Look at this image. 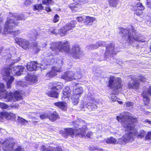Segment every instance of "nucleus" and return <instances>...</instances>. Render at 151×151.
Listing matches in <instances>:
<instances>
[{
	"label": "nucleus",
	"mask_w": 151,
	"mask_h": 151,
	"mask_svg": "<svg viewBox=\"0 0 151 151\" xmlns=\"http://www.w3.org/2000/svg\"><path fill=\"white\" fill-rule=\"evenodd\" d=\"M120 34H122V39L127 42L133 43L137 42H144V38L141 35H137L136 31L132 28V29H122Z\"/></svg>",
	"instance_id": "nucleus-3"
},
{
	"label": "nucleus",
	"mask_w": 151,
	"mask_h": 151,
	"mask_svg": "<svg viewBox=\"0 0 151 151\" xmlns=\"http://www.w3.org/2000/svg\"><path fill=\"white\" fill-rule=\"evenodd\" d=\"M32 3L31 0H25L24 3V4L26 6H28L31 4Z\"/></svg>",
	"instance_id": "nucleus-45"
},
{
	"label": "nucleus",
	"mask_w": 151,
	"mask_h": 151,
	"mask_svg": "<svg viewBox=\"0 0 151 151\" xmlns=\"http://www.w3.org/2000/svg\"><path fill=\"white\" fill-rule=\"evenodd\" d=\"M66 89L67 90H68V91H67V97H68V96H69V95H68V94H69L70 93L71 89H70L69 87H68L67 86Z\"/></svg>",
	"instance_id": "nucleus-53"
},
{
	"label": "nucleus",
	"mask_w": 151,
	"mask_h": 151,
	"mask_svg": "<svg viewBox=\"0 0 151 151\" xmlns=\"http://www.w3.org/2000/svg\"><path fill=\"white\" fill-rule=\"evenodd\" d=\"M45 10L48 12L52 11V10L49 7H46L45 8Z\"/></svg>",
	"instance_id": "nucleus-56"
},
{
	"label": "nucleus",
	"mask_w": 151,
	"mask_h": 151,
	"mask_svg": "<svg viewBox=\"0 0 151 151\" xmlns=\"http://www.w3.org/2000/svg\"><path fill=\"white\" fill-rule=\"evenodd\" d=\"M84 23L86 24H88L92 23L95 20V18L93 17H91L88 16H84Z\"/></svg>",
	"instance_id": "nucleus-23"
},
{
	"label": "nucleus",
	"mask_w": 151,
	"mask_h": 151,
	"mask_svg": "<svg viewBox=\"0 0 151 151\" xmlns=\"http://www.w3.org/2000/svg\"><path fill=\"white\" fill-rule=\"evenodd\" d=\"M25 79L26 81H29L30 83H31V84L35 82L37 80L36 76L29 73H28L25 77Z\"/></svg>",
	"instance_id": "nucleus-19"
},
{
	"label": "nucleus",
	"mask_w": 151,
	"mask_h": 151,
	"mask_svg": "<svg viewBox=\"0 0 151 151\" xmlns=\"http://www.w3.org/2000/svg\"><path fill=\"white\" fill-rule=\"evenodd\" d=\"M21 147L20 146H19L15 149V151H21Z\"/></svg>",
	"instance_id": "nucleus-57"
},
{
	"label": "nucleus",
	"mask_w": 151,
	"mask_h": 151,
	"mask_svg": "<svg viewBox=\"0 0 151 151\" xmlns=\"http://www.w3.org/2000/svg\"><path fill=\"white\" fill-rule=\"evenodd\" d=\"M67 54L76 59H80L83 55L82 51L80 50L79 45H76L70 48L69 42L67 41Z\"/></svg>",
	"instance_id": "nucleus-4"
},
{
	"label": "nucleus",
	"mask_w": 151,
	"mask_h": 151,
	"mask_svg": "<svg viewBox=\"0 0 151 151\" xmlns=\"http://www.w3.org/2000/svg\"><path fill=\"white\" fill-rule=\"evenodd\" d=\"M144 122L148 123L149 124L151 125V121L149 120L146 119L144 121Z\"/></svg>",
	"instance_id": "nucleus-58"
},
{
	"label": "nucleus",
	"mask_w": 151,
	"mask_h": 151,
	"mask_svg": "<svg viewBox=\"0 0 151 151\" xmlns=\"http://www.w3.org/2000/svg\"><path fill=\"white\" fill-rule=\"evenodd\" d=\"M58 71L56 69L55 67H53L51 70L46 74V76L49 77H52L57 75V73Z\"/></svg>",
	"instance_id": "nucleus-20"
},
{
	"label": "nucleus",
	"mask_w": 151,
	"mask_h": 151,
	"mask_svg": "<svg viewBox=\"0 0 151 151\" xmlns=\"http://www.w3.org/2000/svg\"><path fill=\"white\" fill-rule=\"evenodd\" d=\"M84 16H83V17H77L76 18V19L78 22H81L83 21L84 22Z\"/></svg>",
	"instance_id": "nucleus-47"
},
{
	"label": "nucleus",
	"mask_w": 151,
	"mask_h": 151,
	"mask_svg": "<svg viewBox=\"0 0 151 151\" xmlns=\"http://www.w3.org/2000/svg\"><path fill=\"white\" fill-rule=\"evenodd\" d=\"M37 44V43H35L33 44V47H34V49L35 50V52L36 53H37L40 50V49L38 47Z\"/></svg>",
	"instance_id": "nucleus-41"
},
{
	"label": "nucleus",
	"mask_w": 151,
	"mask_h": 151,
	"mask_svg": "<svg viewBox=\"0 0 151 151\" xmlns=\"http://www.w3.org/2000/svg\"><path fill=\"white\" fill-rule=\"evenodd\" d=\"M9 107L8 105L4 103L0 102V108L2 109H7Z\"/></svg>",
	"instance_id": "nucleus-38"
},
{
	"label": "nucleus",
	"mask_w": 151,
	"mask_h": 151,
	"mask_svg": "<svg viewBox=\"0 0 151 151\" xmlns=\"http://www.w3.org/2000/svg\"><path fill=\"white\" fill-rule=\"evenodd\" d=\"M126 105L127 107L132 108L133 106V103L130 102H126Z\"/></svg>",
	"instance_id": "nucleus-50"
},
{
	"label": "nucleus",
	"mask_w": 151,
	"mask_h": 151,
	"mask_svg": "<svg viewBox=\"0 0 151 151\" xmlns=\"http://www.w3.org/2000/svg\"><path fill=\"white\" fill-rule=\"evenodd\" d=\"M116 140L113 137L108 138L106 140V142L107 143L115 144L116 142Z\"/></svg>",
	"instance_id": "nucleus-32"
},
{
	"label": "nucleus",
	"mask_w": 151,
	"mask_h": 151,
	"mask_svg": "<svg viewBox=\"0 0 151 151\" xmlns=\"http://www.w3.org/2000/svg\"><path fill=\"white\" fill-rule=\"evenodd\" d=\"M52 0H42V4L48 5L50 4Z\"/></svg>",
	"instance_id": "nucleus-36"
},
{
	"label": "nucleus",
	"mask_w": 151,
	"mask_h": 151,
	"mask_svg": "<svg viewBox=\"0 0 151 151\" xmlns=\"http://www.w3.org/2000/svg\"><path fill=\"white\" fill-rule=\"evenodd\" d=\"M47 151H62V149L60 148L56 147V148H52L49 149Z\"/></svg>",
	"instance_id": "nucleus-37"
},
{
	"label": "nucleus",
	"mask_w": 151,
	"mask_h": 151,
	"mask_svg": "<svg viewBox=\"0 0 151 151\" xmlns=\"http://www.w3.org/2000/svg\"><path fill=\"white\" fill-rule=\"evenodd\" d=\"M13 96L12 92H6L4 96L3 97L4 99L6 100L7 101L9 102L13 100Z\"/></svg>",
	"instance_id": "nucleus-24"
},
{
	"label": "nucleus",
	"mask_w": 151,
	"mask_h": 151,
	"mask_svg": "<svg viewBox=\"0 0 151 151\" xmlns=\"http://www.w3.org/2000/svg\"><path fill=\"white\" fill-rule=\"evenodd\" d=\"M33 9L34 11H40L44 10V7L41 4H38L34 5Z\"/></svg>",
	"instance_id": "nucleus-26"
},
{
	"label": "nucleus",
	"mask_w": 151,
	"mask_h": 151,
	"mask_svg": "<svg viewBox=\"0 0 151 151\" xmlns=\"http://www.w3.org/2000/svg\"><path fill=\"white\" fill-rule=\"evenodd\" d=\"M74 74L72 71H67V81H70L75 79L76 78L74 77Z\"/></svg>",
	"instance_id": "nucleus-21"
},
{
	"label": "nucleus",
	"mask_w": 151,
	"mask_h": 151,
	"mask_svg": "<svg viewBox=\"0 0 151 151\" xmlns=\"http://www.w3.org/2000/svg\"><path fill=\"white\" fill-rule=\"evenodd\" d=\"M10 148V143H6L5 146H3V149L4 151H9V150Z\"/></svg>",
	"instance_id": "nucleus-43"
},
{
	"label": "nucleus",
	"mask_w": 151,
	"mask_h": 151,
	"mask_svg": "<svg viewBox=\"0 0 151 151\" xmlns=\"http://www.w3.org/2000/svg\"><path fill=\"white\" fill-rule=\"evenodd\" d=\"M6 111H1L0 112V118L3 119L4 118H5L6 119Z\"/></svg>",
	"instance_id": "nucleus-44"
},
{
	"label": "nucleus",
	"mask_w": 151,
	"mask_h": 151,
	"mask_svg": "<svg viewBox=\"0 0 151 151\" xmlns=\"http://www.w3.org/2000/svg\"><path fill=\"white\" fill-rule=\"evenodd\" d=\"M59 16L57 14L55 15L52 21L54 23H56L58 22L59 20Z\"/></svg>",
	"instance_id": "nucleus-42"
},
{
	"label": "nucleus",
	"mask_w": 151,
	"mask_h": 151,
	"mask_svg": "<svg viewBox=\"0 0 151 151\" xmlns=\"http://www.w3.org/2000/svg\"><path fill=\"white\" fill-rule=\"evenodd\" d=\"M116 51L114 48V45L111 43L108 44L106 47V50L105 52V56L110 57L113 55L116 54Z\"/></svg>",
	"instance_id": "nucleus-11"
},
{
	"label": "nucleus",
	"mask_w": 151,
	"mask_h": 151,
	"mask_svg": "<svg viewBox=\"0 0 151 151\" xmlns=\"http://www.w3.org/2000/svg\"><path fill=\"white\" fill-rule=\"evenodd\" d=\"M83 91V89L82 87L77 88L74 90L73 95H75L76 96H78L80 97V95L82 93Z\"/></svg>",
	"instance_id": "nucleus-27"
},
{
	"label": "nucleus",
	"mask_w": 151,
	"mask_h": 151,
	"mask_svg": "<svg viewBox=\"0 0 151 151\" xmlns=\"http://www.w3.org/2000/svg\"><path fill=\"white\" fill-rule=\"evenodd\" d=\"M147 6L150 8H151V2H148L147 4Z\"/></svg>",
	"instance_id": "nucleus-60"
},
{
	"label": "nucleus",
	"mask_w": 151,
	"mask_h": 151,
	"mask_svg": "<svg viewBox=\"0 0 151 151\" xmlns=\"http://www.w3.org/2000/svg\"><path fill=\"white\" fill-rule=\"evenodd\" d=\"M37 63L35 62H31L28 63L27 68L28 71H33L36 70L37 68Z\"/></svg>",
	"instance_id": "nucleus-18"
},
{
	"label": "nucleus",
	"mask_w": 151,
	"mask_h": 151,
	"mask_svg": "<svg viewBox=\"0 0 151 151\" xmlns=\"http://www.w3.org/2000/svg\"><path fill=\"white\" fill-rule=\"evenodd\" d=\"M17 121L19 123H20L22 125H24L25 123L27 122V121L24 119L19 116L18 117Z\"/></svg>",
	"instance_id": "nucleus-34"
},
{
	"label": "nucleus",
	"mask_w": 151,
	"mask_h": 151,
	"mask_svg": "<svg viewBox=\"0 0 151 151\" xmlns=\"http://www.w3.org/2000/svg\"><path fill=\"white\" fill-rule=\"evenodd\" d=\"M126 133L121 138L118 139L117 142L118 143L122 144L123 142L127 143L129 141H133L132 137H131L129 132H127L126 130L127 128H125Z\"/></svg>",
	"instance_id": "nucleus-13"
},
{
	"label": "nucleus",
	"mask_w": 151,
	"mask_h": 151,
	"mask_svg": "<svg viewBox=\"0 0 151 151\" xmlns=\"http://www.w3.org/2000/svg\"><path fill=\"white\" fill-rule=\"evenodd\" d=\"M2 30V27H1V24H0V33H1Z\"/></svg>",
	"instance_id": "nucleus-63"
},
{
	"label": "nucleus",
	"mask_w": 151,
	"mask_h": 151,
	"mask_svg": "<svg viewBox=\"0 0 151 151\" xmlns=\"http://www.w3.org/2000/svg\"><path fill=\"white\" fill-rule=\"evenodd\" d=\"M69 6L72 10L73 12H75L77 10V7L75 6V5L73 3H72L71 4L69 5Z\"/></svg>",
	"instance_id": "nucleus-40"
},
{
	"label": "nucleus",
	"mask_w": 151,
	"mask_h": 151,
	"mask_svg": "<svg viewBox=\"0 0 151 151\" xmlns=\"http://www.w3.org/2000/svg\"><path fill=\"white\" fill-rule=\"evenodd\" d=\"M135 6L136 8H134L133 9L132 8V9L134 11H136L134 14L140 17L143 13L142 10L144 9V7L142 5V4L140 2H138L137 3Z\"/></svg>",
	"instance_id": "nucleus-14"
},
{
	"label": "nucleus",
	"mask_w": 151,
	"mask_h": 151,
	"mask_svg": "<svg viewBox=\"0 0 151 151\" xmlns=\"http://www.w3.org/2000/svg\"><path fill=\"white\" fill-rule=\"evenodd\" d=\"M40 117L41 119H48L49 114L46 112H44L40 115Z\"/></svg>",
	"instance_id": "nucleus-33"
},
{
	"label": "nucleus",
	"mask_w": 151,
	"mask_h": 151,
	"mask_svg": "<svg viewBox=\"0 0 151 151\" xmlns=\"http://www.w3.org/2000/svg\"><path fill=\"white\" fill-rule=\"evenodd\" d=\"M61 78L65 79H66V75L65 73L64 74L62 75L61 76Z\"/></svg>",
	"instance_id": "nucleus-59"
},
{
	"label": "nucleus",
	"mask_w": 151,
	"mask_h": 151,
	"mask_svg": "<svg viewBox=\"0 0 151 151\" xmlns=\"http://www.w3.org/2000/svg\"><path fill=\"white\" fill-rule=\"evenodd\" d=\"M86 128V126H84L82 129H73L70 128H67V136L70 135L72 137L73 135H75L76 136H79L80 137H83L85 136V131Z\"/></svg>",
	"instance_id": "nucleus-9"
},
{
	"label": "nucleus",
	"mask_w": 151,
	"mask_h": 151,
	"mask_svg": "<svg viewBox=\"0 0 151 151\" xmlns=\"http://www.w3.org/2000/svg\"><path fill=\"white\" fill-rule=\"evenodd\" d=\"M111 100L112 101H116V97L114 95L111 96Z\"/></svg>",
	"instance_id": "nucleus-55"
},
{
	"label": "nucleus",
	"mask_w": 151,
	"mask_h": 151,
	"mask_svg": "<svg viewBox=\"0 0 151 151\" xmlns=\"http://www.w3.org/2000/svg\"><path fill=\"white\" fill-rule=\"evenodd\" d=\"M121 82V81L120 78L111 76L109 81L108 85L111 88L118 89L122 87Z\"/></svg>",
	"instance_id": "nucleus-8"
},
{
	"label": "nucleus",
	"mask_w": 151,
	"mask_h": 151,
	"mask_svg": "<svg viewBox=\"0 0 151 151\" xmlns=\"http://www.w3.org/2000/svg\"><path fill=\"white\" fill-rule=\"evenodd\" d=\"M3 18L2 17L0 16V24H2V23L3 22Z\"/></svg>",
	"instance_id": "nucleus-62"
},
{
	"label": "nucleus",
	"mask_w": 151,
	"mask_h": 151,
	"mask_svg": "<svg viewBox=\"0 0 151 151\" xmlns=\"http://www.w3.org/2000/svg\"><path fill=\"white\" fill-rule=\"evenodd\" d=\"M86 105V107L90 111L94 110L97 108V106L96 104L91 102L88 103Z\"/></svg>",
	"instance_id": "nucleus-29"
},
{
	"label": "nucleus",
	"mask_w": 151,
	"mask_h": 151,
	"mask_svg": "<svg viewBox=\"0 0 151 151\" xmlns=\"http://www.w3.org/2000/svg\"><path fill=\"white\" fill-rule=\"evenodd\" d=\"M149 17H150V22H151V14L150 16H149Z\"/></svg>",
	"instance_id": "nucleus-64"
},
{
	"label": "nucleus",
	"mask_w": 151,
	"mask_h": 151,
	"mask_svg": "<svg viewBox=\"0 0 151 151\" xmlns=\"http://www.w3.org/2000/svg\"><path fill=\"white\" fill-rule=\"evenodd\" d=\"M14 70L15 71L14 72V73L15 74H17L19 71H20L19 70V66L16 67L14 68Z\"/></svg>",
	"instance_id": "nucleus-51"
},
{
	"label": "nucleus",
	"mask_w": 151,
	"mask_h": 151,
	"mask_svg": "<svg viewBox=\"0 0 151 151\" xmlns=\"http://www.w3.org/2000/svg\"><path fill=\"white\" fill-rule=\"evenodd\" d=\"M79 96L73 95L71 97V99L72 100V102L74 105H76L78 103L79 101Z\"/></svg>",
	"instance_id": "nucleus-30"
},
{
	"label": "nucleus",
	"mask_w": 151,
	"mask_h": 151,
	"mask_svg": "<svg viewBox=\"0 0 151 151\" xmlns=\"http://www.w3.org/2000/svg\"><path fill=\"white\" fill-rule=\"evenodd\" d=\"M106 42L104 41H99L97 42L95 45L91 44L87 46V47L89 50L93 49H96L102 45H104Z\"/></svg>",
	"instance_id": "nucleus-16"
},
{
	"label": "nucleus",
	"mask_w": 151,
	"mask_h": 151,
	"mask_svg": "<svg viewBox=\"0 0 151 151\" xmlns=\"http://www.w3.org/2000/svg\"><path fill=\"white\" fill-rule=\"evenodd\" d=\"M16 117L15 114L12 113L11 112H7L6 115V119L7 120L14 119Z\"/></svg>",
	"instance_id": "nucleus-31"
},
{
	"label": "nucleus",
	"mask_w": 151,
	"mask_h": 151,
	"mask_svg": "<svg viewBox=\"0 0 151 151\" xmlns=\"http://www.w3.org/2000/svg\"><path fill=\"white\" fill-rule=\"evenodd\" d=\"M16 43L25 50H28L30 46L29 41L22 38L17 37L15 39Z\"/></svg>",
	"instance_id": "nucleus-10"
},
{
	"label": "nucleus",
	"mask_w": 151,
	"mask_h": 151,
	"mask_svg": "<svg viewBox=\"0 0 151 151\" xmlns=\"http://www.w3.org/2000/svg\"><path fill=\"white\" fill-rule=\"evenodd\" d=\"M142 95L144 98V102L146 105L149 101V96L150 95L151 96V86L149 87L147 92L144 91Z\"/></svg>",
	"instance_id": "nucleus-15"
},
{
	"label": "nucleus",
	"mask_w": 151,
	"mask_h": 151,
	"mask_svg": "<svg viewBox=\"0 0 151 151\" xmlns=\"http://www.w3.org/2000/svg\"><path fill=\"white\" fill-rule=\"evenodd\" d=\"M146 79L143 77H140L139 78H132L131 80L129 81L128 86L129 89H138L139 87V80L144 82Z\"/></svg>",
	"instance_id": "nucleus-7"
},
{
	"label": "nucleus",
	"mask_w": 151,
	"mask_h": 151,
	"mask_svg": "<svg viewBox=\"0 0 151 151\" xmlns=\"http://www.w3.org/2000/svg\"><path fill=\"white\" fill-rule=\"evenodd\" d=\"M60 32L64 34L66 33V30L65 29L64 26L63 27L61 28L60 29Z\"/></svg>",
	"instance_id": "nucleus-49"
},
{
	"label": "nucleus",
	"mask_w": 151,
	"mask_h": 151,
	"mask_svg": "<svg viewBox=\"0 0 151 151\" xmlns=\"http://www.w3.org/2000/svg\"><path fill=\"white\" fill-rule=\"evenodd\" d=\"M117 0H109V4L110 6H116L117 4Z\"/></svg>",
	"instance_id": "nucleus-35"
},
{
	"label": "nucleus",
	"mask_w": 151,
	"mask_h": 151,
	"mask_svg": "<svg viewBox=\"0 0 151 151\" xmlns=\"http://www.w3.org/2000/svg\"><path fill=\"white\" fill-rule=\"evenodd\" d=\"M4 85L3 83H0V94L4 91Z\"/></svg>",
	"instance_id": "nucleus-46"
},
{
	"label": "nucleus",
	"mask_w": 151,
	"mask_h": 151,
	"mask_svg": "<svg viewBox=\"0 0 151 151\" xmlns=\"http://www.w3.org/2000/svg\"><path fill=\"white\" fill-rule=\"evenodd\" d=\"M48 149H47L45 145H42L41 147V150L42 151H47Z\"/></svg>",
	"instance_id": "nucleus-54"
},
{
	"label": "nucleus",
	"mask_w": 151,
	"mask_h": 151,
	"mask_svg": "<svg viewBox=\"0 0 151 151\" xmlns=\"http://www.w3.org/2000/svg\"><path fill=\"white\" fill-rule=\"evenodd\" d=\"M145 139L146 140L151 139V132H148L145 137Z\"/></svg>",
	"instance_id": "nucleus-48"
},
{
	"label": "nucleus",
	"mask_w": 151,
	"mask_h": 151,
	"mask_svg": "<svg viewBox=\"0 0 151 151\" xmlns=\"http://www.w3.org/2000/svg\"><path fill=\"white\" fill-rule=\"evenodd\" d=\"M59 118L58 113L55 111L49 114L48 119L52 122L55 121Z\"/></svg>",
	"instance_id": "nucleus-17"
},
{
	"label": "nucleus",
	"mask_w": 151,
	"mask_h": 151,
	"mask_svg": "<svg viewBox=\"0 0 151 151\" xmlns=\"http://www.w3.org/2000/svg\"><path fill=\"white\" fill-rule=\"evenodd\" d=\"M18 105H12L11 106V107L14 108H16L18 106Z\"/></svg>",
	"instance_id": "nucleus-61"
},
{
	"label": "nucleus",
	"mask_w": 151,
	"mask_h": 151,
	"mask_svg": "<svg viewBox=\"0 0 151 151\" xmlns=\"http://www.w3.org/2000/svg\"><path fill=\"white\" fill-rule=\"evenodd\" d=\"M93 134V133L92 132H89L87 133L86 136L88 138H91L92 137Z\"/></svg>",
	"instance_id": "nucleus-52"
},
{
	"label": "nucleus",
	"mask_w": 151,
	"mask_h": 151,
	"mask_svg": "<svg viewBox=\"0 0 151 151\" xmlns=\"http://www.w3.org/2000/svg\"><path fill=\"white\" fill-rule=\"evenodd\" d=\"M58 49L59 52H65L66 49V43L65 42L63 43L60 42L59 43L58 46Z\"/></svg>",
	"instance_id": "nucleus-22"
},
{
	"label": "nucleus",
	"mask_w": 151,
	"mask_h": 151,
	"mask_svg": "<svg viewBox=\"0 0 151 151\" xmlns=\"http://www.w3.org/2000/svg\"><path fill=\"white\" fill-rule=\"evenodd\" d=\"M50 91L46 93V94L51 98L58 99L60 94V90L63 88L60 82H54L52 83L50 86Z\"/></svg>",
	"instance_id": "nucleus-5"
},
{
	"label": "nucleus",
	"mask_w": 151,
	"mask_h": 151,
	"mask_svg": "<svg viewBox=\"0 0 151 151\" xmlns=\"http://www.w3.org/2000/svg\"><path fill=\"white\" fill-rule=\"evenodd\" d=\"M66 91L65 90H63V95L61 97V100L63 101H58L54 103V105L63 111H65L66 108V102L64 101L65 99L66 98Z\"/></svg>",
	"instance_id": "nucleus-12"
},
{
	"label": "nucleus",
	"mask_w": 151,
	"mask_h": 151,
	"mask_svg": "<svg viewBox=\"0 0 151 151\" xmlns=\"http://www.w3.org/2000/svg\"><path fill=\"white\" fill-rule=\"evenodd\" d=\"M76 23V21H73L67 24V31L71 30L73 28H74Z\"/></svg>",
	"instance_id": "nucleus-28"
},
{
	"label": "nucleus",
	"mask_w": 151,
	"mask_h": 151,
	"mask_svg": "<svg viewBox=\"0 0 151 151\" xmlns=\"http://www.w3.org/2000/svg\"><path fill=\"white\" fill-rule=\"evenodd\" d=\"M18 84L20 86L22 87H24L27 86V83L23 81H19L18 83Z\"/></svg>",
	"instance_id": "nucleus-39"
},
{
	"label": "nucleus",
	"mask_w": 151,
	"mask_h": 151,
	"mask_svg": "<svg viewBox=\"0 0 151 151\" xmlns=\"http://www.w3.org/2000/svg\"><path fill=\"white\" fill-rule=\"evenodd\" d=\"M22 19V18L19 15H12L7 17L4 24L3 33L12 34L14 37L19 35L20 33L19 30L13 31L12 29L18 26L20 23L19 21Z\"/></svg>",
	"instance_id": "nucleus-2"
},
{
	"label": "nucleus",
	"mask_w": 151,
	"mask_h": 151,
	"mask_svg": "<svg viewBox=\"0 0 151 151\" xmlns=\"http://www.w3.org/2000/svg\"><path fill=\"white\" fill-rule=\"evenodd\" d=\"M128 114L125 112L119 116H117V120L121 123L123 127L127 128L126 130L129 132L131 137H132L133 141L136 137L140 139L144 138L146 134L145 132L142 129L137 131L134 129L135 126L134 123L136 122L137 119L129 116Z\"/></svg>",
	"instance_id": "nucleus-1"
},
{
	"label": "nucleus",
	"mask_w": 151,
	"mask_h": 151,
	"mask_svg": "<svg viewBox=\"0 0 151 151\" xmlns=\"http://www.w3.org/2000/svg\"><path fill=\"white\" fill-rule=\"evenodd\" d=\"M13 100L14 99V101H18L22 99V96L19 92L16 91L14 93H13Z\"/></svg>",
	"instance_id": "nucleus-25"
},
{
	"label": "nucleus",
	"mask_w": 151,
	"mask_h": 151,
	"mask_svg": "<svg viewBox=\"0 0 151 151\" xmlns=\"http://www.w3.org/2000/svg\"><path fill=\"white\" fill-rule=\"evenodd\" d=\"M11 69L9 68H4L2 72L3 79L6 82L7 87L8 88L11 87V84L14 81V77L11 76Z\"/></svg>",
	"instance_id": "nucleus-6"
}]
</instances>
